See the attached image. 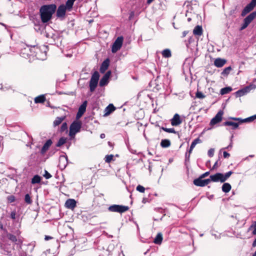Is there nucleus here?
I'll return each mask as SVG.
<instances>
[{"label": "nucleus", "mask_w": 256, "mask_h": 256, "mask_svg": "<svg viewBox=\"0 0 256 256\" xmlns=\"http://www.w3.org/2000/svg\"><path fill=\"white\" fill-rule=\"evenodd\" d=\"M56 6L54 4L44 5L40 8V12L42 22L46 23L52 18L56 12Z\"/></svg>", "instance_id": "1"}, {"label": "nucleus", "mask_w": 256, "mask_h": 256, "mask_svg": "<svg viewBox=\"0 0 256 256\" xmlns=\"http://www.w3.org/2000/svg\"><path fill=\"white\" fill-rule=\"evenodd\" d=\"M48 48L46 46H34L30 49L32 55L36 58L44 60L46 58V50Z\"/></svg>", "instance_id": "2"}, {"label": "nucleus", "mask_w": 256, "mask_h": 256, "mask_svg": "<svg viewBox=\"0 0 256 256\" xmlns=\"http://www.w3.org/2000/svg\"><path fill=\"white\" fill-rule=\"evenodd\" d=\"M1 249L3 250L2 253L8 256H12V252L14 250V244H12L6 241V238L1 239L0 242Z\"/></svg>", "instance_id": "3"}, {"label": "nucleus", "mask_w": 256, "mask_h": 256, "mask_svg": "<svg viewBox=\"0 0 256 256\" xmlns=\"http://www.w3.org/2000/svg\"><path fill=\"white\" fill-rule=\"evenodd\" d=\"M82 127V122L80 121H74L70 126L69 135L74 138L76 134L80 132Z\"/></svg>", "instance_id": "4"}, {"label": "nucleus", "mask_w": 256, "mask_h": 256, "mask_svg": "<svg viewBox=\"0 0 256 256\" xmlns=\"http://www.w3.org/2000/svg\"><path fill=\"white\" fill-rule=\"evenodd\" d=\"M129 208L128 206L118 205V204H113L110 206L108 208V210L110 212H119L120 214L128 210Z\"/></svg>", "instance_id": "5"}, {"label": "nucleus", "mask_w": 256, "mask_h": 256, "mask_svg": "<svg viewBox=\"0 0 256 256\" xmlns=\"http://www.w3.org/2000/svg\"><path fill=\"white\" fill-rule=\"evenodd\" d=\"M99 77V74L96 71L92 74L90 82V88L91 92H94L96 89L98 85Z\"/></svg>", "instance_id": "6"}, {"label": "nucleus", "mask_w": 256, "mask_h": 256, "mask_svg": "<svg viewBox=\"0 0 256 256\" xmlns=\"http://www.w3.org/2000/svg\"><path fill=\"white\" fill-rule=\"evenodd\" d=\"M256 88V86L254 84H250L236 92L235 95L236 97L242 96L250 92L251 90H254Z\"/></svg>", "instance_id": "7"}, {"label": "nucleus", "mask_w": 256, "mask_h": 256, "mask_svg": "<svg viewBox=\"0 0 256 256\" xmlns=\"http://www.w3.org/2000/svg\"><path fill=\"white\" fill-rule=\"evenodd\" d=\"M256 17V11L253 12L248 16L244 20V23L240 27V30H242L247 28L250 24L254 20Z\"/></svg>", "instance_id": "8"}, {"label": "nucleus", "mask_w": 256, "mask_h": 256, "mask_svg": "<svg viewBox=\"0 0 256 256\" xmlns=\"http://www.w3.org/2000/svg\"><path fill=\"white\" fill-rule=\"evenodd\" d=\"M124 38L122 36H118L113 43L112 47V52L116 53L120 49L123 43Z\"/></svg>", "instance_id": "9"}, {"label": "nucleus", "mask_w": 256, "mask_h": 256, "mask_svg": "<svg viewBox=\"0 0 256 256\" xmlns=\"http://www.w3.org/2000/svg\"><path fill=\"white\" fill-rule=\"evenodd\" d=\"M200 176L198 178L195 179L194 180V185L198 186H204L208 185L210 182V180L209 178L206 180H202Z\"/></svg>", "instance_id": "10"}, {"label": "nucleus", "mask_w": 256, "mask_h": 256, "mask_svg": "<svg viewBox=\"0 0 256 256\" xmlns=\"http://www.w3.org/2000/svg\"><path fill=\"white\" fill-rule=\"evenodd\" d=\"M224 112L222 110H220L216 114L214 118H213L210 122V125L214 126L220 122L222 120V116L223 115Z\"/></svg>", "instance_id": "11"}, {"label": "nucleus", "mask_w": 256, "mask_h": 256, "mask_svg": "<svg viewBox=\"0 0 256 256\" xmlns=\"http://www.w3.org/2000/svg\"><path fill=\"white\" fill-rule=\"evenodd\" d=\"M256 6V4L252 1L243 10L242 12V16H246L248 13L252 10Z\"/></svg>", "instance_id": "12"}, {"label": "nucleus", "mask_w": 256, "mask_h": 256, "mask_svg": "<svg viewBox=\"0 0 256 256\" xmlns=\"http://www.w3.org/2000/svg\"><path fill=\"white\" fill-rule=\"evenodd\" d=\"M210 178H209L210 180V182H223L222 180V173H216L214 175H211L210 176Z\"/></svg>", "instance_id": "13"}, {"label": "nucleus", "mask_w": 256, "mask_h": 256, "mask_svg": "<svg viewBox=\"0 0 256 256\" xmlns=\"http://www.w3.org/2000/svg\"><path fill=\"white\" fill-rule=\"evenodd\" d=\"M4 238H6V242H8V240H10L12 242H14V243L16 242L17 241V238L14 235L10 233H8L7 232H6L2 236V238H1V239H4Z\"/></svg>", "instance_id": "14"}, {"label": "nucleus", "mask_w": 256, "mask_h": 256, "mask_svg": "<svg viewBox=\"0 0 256 256\" xmlns=\"http://www.w3.org/2000/svg\"><path fill=\"white\" fill-rule=\"evenodd\" d=\"M171 124L172 126H177L180 124L182 121L178 114H176L170 120Z\"/></svg>", "instance_id": "15"}, {"label": "nucleus", "mask_w": 256, "mask_h": 256, "mask_svg": "<svg viewBox=\"0 0 256 256\" xmlns=\"http://www.w3.org/2000/svg\"><path fill=\"white\" fill-rule=\"evenodd\" d=\"M87 102L84 101L82 104L79 107L78 110L76 114V118H79L82 116L86 110Z\"/></svg>", "instance_id": "16"}, {"label": "nucleus", "mask_w": 256, "mask_h": 256, "mask_svg": "<svg viewBox=\"0 0 256 256\" xmlns=\"http://www.w3.org/2000/svg\"><path fill=\"white\" fill-rule=\"evenodd\" d=\"M66 7L64 5H60L56 11V16L58 17H62L65 16L66 12Z\"/></svg>", "instance_id": "17"}, {"label": "nucleus", "mask_w": 256, "mask_h": 256, "mask_svg": "<svg viewBox=\"0 0 256 256\" xmlns=\"http://www.w3.org/2000/svg\"><path fill=\"white\" fill-rule=\"evenodd\" d=\"M76 202L74 199H68L66 201L65 206L67 208L73 210L76 206Z\"/></svg>", "instance_id": "18"}, {"label": "nucleus", "mask_w": 256, "mask_h": 256, "mask_svg": "<svg viewBox=\"0 0 256 256\" xmlns=\"http://www.w3.org/2000/svg\"><path fill=\"white\" fill-rule=\"evenodd\" d=\"M110 64V60L109 59L107 58L106 60H104L102 63V65L100 67V72L101 73H104L106 70L108 69V66Z\"/></svg>", "instance_id": "19"}, {"label": "nucleus", "mask_w": 256, "mask_h": 256, "mask_svg": "<svg viewBox=\"0 0 256 256\" xmlns=\"http://www.w3.org/2000/svg\"><path fill=\"white\" fill-rule=\"evenodd\" d=\"M226 62L225 59L217 58L214 61V64L217 68H221L224 66Z\"/></svg>", "instance_id": "20"}, {"label": "nucleus", "mask_w": 256, "mask_h": 256, "mask_svg": "<svg viewBox=\"0 0 256 256\" xmlns=\"http://www.w3.org/2000/svg\"><path fill=\"white\" fill-rule=\"evenodd\" d=\"M52 141L51 140H48L44 144V146L41 149L40 153L42 154H44L48 150L49 148L52 144Z\"/></svg>", "instance_id": "21"}, {"label": "nucleus", "mask_w": 256, "mask_h": 256, "mask_svg": "<svg viewBox=\"0 0 256 256\" xmlns=\"http://www.w3.org/2000/svg\"><path fill=\"white\" fill-rule=\"evenodd\" d=\"M116 108L112 104H110L104 110V116H108L115 110Z\"/></svg>", "instance_id": "22"}, {"label": "nucleus", "mask_w": 256, "mask_h": 256, "mask_svg": "<svg viewBox=\"0 0 256 256\" xmlns=\"http://www.w3.org/2000/svg\"><path fill=\"white\" fill-rule=\"evenodd\" d=\"M230 119H232V120H238V121L240 122H252V120H254V118H253V117H252V116H250L249 118H246L245 119H244V120H242L240 118H233V117L230 118Z\"/></svg>", "instance_id": "23"}, {"label": "nucleus", "mask_w": 256, "mask_h": 256, "mask_svg": "<svg viewBox=\"0 0 256 256\" xmlns=\"http://www.w3.org/2000/svg\"><path fill=\"white\" fill-rule=\"evenodd\" d=\"M223 125L224 126H232L233 129H236L238 126V124L231 121H226L224 122Z\"/></svg>", "instance_id": "24"}, {"label": "nucleus", "mask_w": 256, "mask_h": 256, "mask_svg": "<svg viewBox=\"0 0 256 256\" xmlns=\"http://www.w3.org/2000/svg\"><path fill=\"white\" fill-rule=\"evenodd\" d=\"M193 33L196 36H201L202 33V26H196L193 30Z\"/></svg>", "instance_id": "25"}, {"label": "nucleus", "mask_w": 256, "mask_h": 256, "mask_svg": "<svg viewBox=\"0 0 256 256\" xmlns=\"http://www.w3.org/2000/svg\"><path fill=\"white\" fill-rule=\"evenodd\" d=\"M222 192L226 193L230 190L232 186L229 183H224L222 186Z\"/></svg>", "instance_id": "26"}, {"label": "nucleus", "mask_w": 256, "mask_h": 256, "mask_svg": "<svg viewBox=\"0 0 256 256\" xmlns=\"http://www.w3.org/2000/svg\"><path fill=\"white\" fill-rule=\"evenodd\" d=\"M162 240V235L161 233H158L155 238L154 242L156 244H160Z\"/></svg>", "instance_id": "27"}, {"label": "nucleus", "mask_w": 256, "mask_h": 256, "mask_svg": "<svg viewBox=\"0 0 256 256\" xmlns=\"http://www.w3.org/2000/svg\"><path fill=\"white\" fill-rule=\"evenodd\" d=\"M65 116L57 117L54 122V126H56L60 124L65 119Z\"/></svg>", "instance_id": "28"}, {"label": "nucleus", "mask_w": 256, "mask_h": 256, "mask_svg": "<svg viewBox=\"0 0 256 256\" xmlns=\"http://www.w3.org/2000/svg\"><path fill=\"white\" fill-rule=\"evenodd\" d=\"M170 145V140L167 139L162 140L160 142V146L162 148H168Z\"/></svg>", "instance_id": "29"}, {"label": "nucleus", "mask_w": 256, "mask_h": 256, "mask_svg": "<svg viewBox=\"0 0 256 256\" xmlns=\"http://www.w3.org/2000/svg\"><path fill=\"white\" fill-rule=\"evenodd\" d=\"M46 100V98L44 95H40L38 96H36L34 98V102L36 104L38 103H42L44 102Z\"/></svg>", "instance_id": "30"}, {"label": "nucleus", "mask_w": 256, "mask_h": 256, "mask_svg": "<svg viewBox=\"0 0 256 256\" xmlns=\"http://www.w3.org/2000/svg\"><path fill=\"white\" fill-rule=\"evenodd\" d=\"M42 180V178L38 175H35L32 179V184H39Z\"/></svg>", "instance_id": "31"}, {"label": "nucleus", "mask_w": 256, "mask_h": 256, "mask_svg": "<svg viewBox=\"0 0 256 256\" xmlns=\"http://www.w3.org/2000/svg\"><path fill=\"white\" fill-rule=\"evenodd\" d=\"M162 54L163 57L166 58H170L172 56L171 52L169 49H165L162 52Z\"/></svg>", "instance_id": "32"}, {"label": "nucleus", "mask_w": 256, "mask_h": 256, "mask_svg": "<svg viewBox=\"0 0 256 256\" xmlns=\"http://www.w3.org/2000/svg\"><path fill=\"white\" fill-rule=\"evenodd\" d=\"M75 0H68L65 6L66 9L68 10H71Z\"/></svg>", "instance_id": "33"}, {"label": "nucleus", "mask_w": 256, "mask_h": 256, "mask_svg": "<svg viewBox=\"0 0 256 256\" xmlns=\"http://www.w3.org/2000/svg\"><path fill=\"white\" fill-rule=\"evenodd\" d=\"M232 70V68L231 66H228L227 68H226L222 72V74L224 76H226L230 74Z\"/></svg>", "instance_id": "34"}, {"label": "nucleus", "mask_w": 256, "mask_h": 256, "mask_svg": "<svg viewBox=\"0 0 256 256\" xmlns=\"http://www.w3.org/2000/svg\"><path fill=\"white\" fill-rule=\"evenodd\" d=\"M232 90V88L230 87H226L221 89L220 94H228Z\"/></svg>", "instance_id": "35"}, {"label": "nucleus", "mask_w": 256, "mask_h": 256, "mask_svg": "<svg viewBox=\"0 0 256 256\" xmlns=\"http://www.w3.org/2000/svg\"><path fill=\"white\" fill-rule=\"evenodd\" d=\"M66 139L64 137L60 138L56 144V146L60 147L66 143Z\"/></svg>", "instance_id": "36"}, {"label": "nucleus", "mask_w": 256, "mask_h": 256, "mask_svg": "<svg viewBox=\"0 0 256 256\" xmlns=\"http://www.w3.org/2000/svg\"><path fill=\"white\" fill-rule=\"evenodd\" d=\"M108 82V79L106 78V76H103L100 82V86H103L106 85Z\"/></svg>", "instance_id": "37"}, {"label": "nucleus", "mask_w": 256, "mask_h": 256, "mask_svg": "<svg viewBox=\"0 0 256 256\" xmlns=\"http://www.w3.org/2000/svg\"><path fill=\"white\" fill-rule=\"evenodd\" d=\"M202 142L201 140L199 138H197L195 139L192 142L190 145L191 150H193L196 144H200Z\"/></svg>", "instance_id": "38"}, {"label": "nucleus", "mask_w": 256, "mask_h": 256, "mask_svg": "<svg viewBox=\"0 0 256 256\" xmlns=\"http://www.w3.org/2000/svg\"><path fill=\"white\" fill-rule=\"evenodd\" d=\"M232 173V172L229 171L226 173L224 174H222L223 182H224L225 181H226L230 177Z\"/></svg>", "instance_id": "39"}, {"label": "nucleus", "mask_w": 256, "mask_h": 256, "mask_svg": "<svg viewBox=\"0 0 256 256\" xmlns=\"http://www.w3.org/2000/svg\"><path fill=\"white\" fill-rule=\"evenodd\" d=\"M114 156L112 154L106 155L105 156L104 160L106 162H110L113 159Z\"/></svg>", "instance_id": "40"}, {"label": "nucleus", "mask_w": 256, "mask_h": 256, "mask_svg": "<svg viewBox=\"0 0 256 256\" xmlns=\"http://www.w3.org/2000/svg\"><path fill=\"white\" fill-rule=\"evenodd\" d=\"M162 130H164V132H169V133L175 134L176 132L175 130H174V128H166L162 127Z\"/></svg>", "instance_id": "41"}, {"label": "nucleus", "mask_w": 256, "mask_h": 256, "mask_svg": "<svg viewBox=\"0 0 256 256\" xmlns=\"http://www.w3.org/2000/svg\"><path fill=\"white\" fill-rule=\"evenodd\" d=\"M25 202L28 204H30L32 202L30 196L28 194H26L24 196Z\"/></svg>", "instance_id": "42"}, {"label": "nucleus", "mask_w": 256, "mask_h": 256, "mask_svg": "<svg viewBox=\"0 0 256 256\" xmlns=\"http://www.w3.org/2000/svg\"><path fill=\"white\" fill-rule=\"evenodd\" d=\"M136 190L139 192L142 193H144L145 191V188L141 185H138L136 188Z\"/></svg>", "instance_id": "43"}, {"label": "nucleus", "mask_w": 256, "mask_h": 256, "mask_svg": "<svg viewBox=\"0 0 256 256\" xmlns=\"http://www.w3.org/2000/svg\"><path fill=\"white\" fill-rule=\"evenodd\" d=\"M43 176L46 179H49L52 177V176L46 170H44Z\"/></svg>", "instance_id": "44"}, {"label": "nucleus", "mask_w": 256, "mask_h": 256, "mask_svg": "<svg viewBox=\"0 0 256 256\" xmlns=\"http://www.w3.org/2000/svg\"><path fill=\"white\" fill-rule=\"evenodd\" d=\"M68 128L67 124L66 122L62 123L61 127H60V131L64 132Z\"/></svg>", "instance_id": "45"}, {"label": "nucleus", "mask_w": 256, "mask_h": 256, "mask_svg": "<svg viewBox=\"0 0 256 256\" xmlns=\"http://www.w3.org/2000/svg\"><path fill=\"white\" fill-rule=\"evenodd\" d=\"M196 96L198 98H205V96L200 92H198L196 94Z\"/></svg>", "instance_id": "46"}, {"label": "nucleus", "mask_w": 256, "mask_h": 256, "mask_svg": "<svg viewBox=\"0 0 256 256\" xmlns=\"http://www.w3.org/2000/svg\"><path fill=\"white\" fill-rule=\"evenodd\" d=\"M214 148H210L208 150V154L210 157L213 156L214 154Z\"/></svg>", "instance_id": "47"}, {"label": "nucleus", "mask_w": 256, "mask_h": 256, "mask_svg": "<svg viewBox=\"0 0 256 256\" xmlns=\"http://www.w3.org/2000/svg\"><path fill=\"white\" fill-rule=\"evenodd\" d=\"M236 13V8L234 9L231 10L230 12V15L233 16L234 17H235L234 14Z\"/></svg>", "instance_id": "48"}, {"label": "nucleus", "mask_w": 256, "mask_h": 256, "mask_svg": "<svg viewBox=\"0 0 256 256\" xmlns=\"http://www.w3.org/2000/svg\"><path fill=\"white\" fill-rule=\"evenodd\" d=\"M8 200L10 202H14L15 200V198L14 196H11L8 197Z\"/></svg>", "instance_id": "49"}, {"label": "nucleus", "mask_w": 256, "mask_h": 256, "mask_svg": "<svg viewBox=\"0 0 256 256\" xmlns=\"http://www.w3.org/2000/svg\"><path fill=\"white\" fill-rule=\"evenodd\" d=\"M16 212L15 211H13L10 214V218L12 220H14L16 218Z\"/></svg>", "instance_id": "50"}, {"label": "nucleus", "mask_w": 256, "mask_h": 256, "mask_svg": "<svg viewBox=\"0 0 256 256\" xmlns=\"http://www.w3.org/2000/svg\"><path fill=\"white\" fill-rule=\"evenodd\" d=\"M209 174H210V172H204V174H202L200 176V178H203L208 176L209 175Z\"/></svg>", "instance_id": "51"}, {"label": "nucleus", "mask_w": 256, "mask_h": 256, "mask_svg": "<svg viewBox=\"0 0 256 256\" xmlns=\"http://www.w3.org/2000/svg\"><path fill=\"white\" fill-rule=\"evenodd\" d=\"M223 156L224 158H228L230 157V154L229 153L227 152H224Z\"/></svg>", "instance_id": "52"}, {"label": "nucleus", "mask_w": 256, "mask_h": 256, "mask_svg": "<svg viewBox=\"0 0 256 256\" xmlns=\"http://www.w3.org/2000/svg\"><path fill=\"white\" fill-rule=\"evenodd\" d=\"M110 74H111V72L110 71H108L104 75V76H106V78L107 79H108V78L110 75Z\"/></svg>", "instance_id": "53"}, {"label": "nucleus", "mask_w": 256, "mask_h": 256, "mask_svg": "<svg viewBox=\"0 0 256 256\" xmlns=\"http://www.w3.org/2000/svg\"><path fill=\"white\" fill-rule=\"evenodd\" d=\"M190 155V154H188L187 152H186V154H185L186 160V161L189 160Z\"/></svg>", "instance_id": "54"}, {"label": "nucleus", "mask_w": 256, "mask_h": 256, "mask_svg": "<svg viewBox=\"0 0 256 256\" xmlns=\"http://www.w3.org/2000/svg\"><path fill=\"white\" fill-rule=\"evenodd\" d=\"M232 142H231L230 144L227 147H226L225 148H226V149L232 148Z\"/></svg>", "instance_id": "55"}, {"label": "nucleus", "mask_w": 256, "mask_h": 256, "mask_svg": "<svg viewBox=\"0 0 256 256\" xmlns=\"http://www.w3.org/2000/svg\"><path fill=\"white\" fill-rule=\"evenodd\" d=\"M252 246L254 247L256 246V239L254 240L253 242Z\"/></svg>", "instance_id": "56"}, {"label": "nucleus", "mask_w": 256, "mask_h": 256, "mask_svg": "<svg viewBox=\"0 0 256 256\" xmlns=\"http://www.w3.org/2000/svg\"><path fill=\"white\" fill-rule=\"evenodd\" d=\"M252 234H254V235L256 234V226H255L254 229V230L252 232Z\"/></svg>", "instance_id": "57"}, {"label": "nucleus", "mask_w": 256, "mask_h": 256, "mask_svg": "<svg viewBox=\"0 0 256 256\" xmlns=\"http://www.w3.org/2000/svg\"><path fill=\"white\" fill-rule=\"evenodd\" d=\"M100 138H105V134H100Z\"/></svg>", "instance_id": "58"}, {"label": "nucleus", "mask_w": 256, "mask_h": 256, "mask_svg": "<svg viewBox=\"0 0 256 256\" xmlns=\"http://www.w3.org/2000/svg\"><path fill=\"white\" fill-rule=\"evenodd\" d=\"M218 164V161H216V162H215L214 164V166H213V168H213V169H214L216 166H217Z\"/></svg>", "instance_id": "59"}, {"label": "nucleus", "mask_w": 256, "mask_h": 256, "mask_svg": "<svg viewBox=\"0 0 256 256\" xmlns=\"http://www.w3.org/2000/svg\"><path fill=\"white\" fill-rule=\"evenodd\" d=\"M154 0H147V4H150V3H152Z\"/></svg>", "instance_id": "60"}, {"label": "nucleus", "mask_w": 256, "mask_h": 256, "mask_svg": "<svg viewBox=\"0 0 256 256\" xmlns=\"http://www.w3.org/2000/svg\"><path fill=\"white\" fill-rule=\"evenodd\" d=\"M50 238H51V237H50L49 236H46V237H45L46 240H48L49 239H50Z\"/></svg>", "instance_id": "61"}, {"label": "nucleus", "mask_w": 256, "mask_h": 256, "mask_svg": "<svg viewBox=\"0 0 256 256\" xmlns=\"http://www.w3.org/2000/svg\"><path fill=\"white\" fill-rule=\"evenodd\" d=\"M193 150H191V148L190 147V150H188V154H190L192 153V151Z\"/></svg>", "instance_id": "62"}, {"label": "nucleus", "mask_w": 256, "mask_h": 256, "mask_svg": "<svg viewBox=\"0 0 256 256\" xmlns=\"http://www.w3.org/2000/svg\"><path fill=\"white\" fill-rule=\"evenodd\" d=\"M134 15V12H132L130 13V18Z\"/></svg>", "instance_id": "63"}, {"label": "nucleus", "mask_w": 256, "mask_h": 256, "mask_svg": "<svg viewBox=\"0 0 256 256\" xmlns=\"http://www.w3.org/2000/svg\"><path fill=\"white\" fill-rule=\"evenodd\" d=\"M186 34H187V32L186 31L184 32H183V36H186Z\"/></svg>", "instance_id": "64"}]
</instances>
